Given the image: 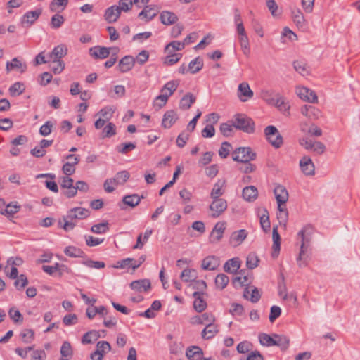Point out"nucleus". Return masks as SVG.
<instances>
[{"mask_svg": "<svg viewBox=\"0 0 360 360\" xmlns=\"http://www.w3.org/2000/svg\"><path fill=\"white\" fill-rule=\"evenodd\" d=\"M296 93L301 99L305 101H308L311 103H316L318 102V97L316 93L307 87H297Z\"/></svg>", "mask_w": 360, "mask_h": 360, "instance_id": "8", "label": "nucleus"}, {"mask_svg": "<svg viewBox=\"0 0 360 360\" xmlns=\"http://www.w3.org/2000/svg\"><path fill=\"white\" fill-rule=\"evenodd\" d=\"M226 225L225 221H219L214 225L210 235L211 243H218L221 240L226 229Z\"/></svg>", "mask_w": 360, "mask_h": 360, "instance_id": "9", "label": "nucleus"}, {"mask_svg": "<svg viewBox=\"0 0 360 360\" xmlns=\"http://www.w3.org/2000/svg\"><path fill=\"white\" fill-rule=\"evenodd\" d=\"M225 184L224 180H218V181L214 185V187L211 192V198H220V196L224 194V191H222V187Z\"/></svg>", "mask_w": 360, "mask_h": 360, "instance_id": "40", "label": "nucleus"}, {"mask_svg": "<svg viewBox=\"0 0 360 360\" xmlns=\"http://www.w3.org/2000/svg\"><path fill=\"white\" fill-rule=\"evenodd\" d=\"M182 56L181 53H170L164 59V64L166 65H172L179 61Z\"/></svg>", "mask_w": 360, "mask_h": 360, "instance_id": "57", "label": "nucleus"}, {"mask_svg": "<svg viewBox=\"0 0 360 360\" xmlns=\"http://www.w3.org/2000/svg\"><path fill=\"white\" fill-rule=\"evenodd\" d=\"M19 210V205L9 203L8 205H6V208L4 210H1L0 212L3 215L8 214L9 216H13L14 214L18 212Z\"/></svg>", "mask_w": 360, "mask_h": 360, "instance_id": "59", "label": "nucleus"}, {"mask_svg": "<svg viewBox=\"0 0 360 360\" xmlns=\"http://www.w3.org/2000/svg\"><path fill=\"white\" fill-rule=\"evenodd\" d=\"M219 332V327L213 323H207L205 328L202 330L201 335L202 338L205 340L212 338Z\"/></svg>", "mask_w": 360, "mask_h": 360, "instance_id": "27", "label": "nucleus"}, {"mask_svg": "<svg viewBox=\"0 0 360 360\" xmlns=\"http://www.w3.org/2000/svg\"><path fill=\"white\" fill-rule=\"evenodd\" d=\"M160 20L165 25H171L176 22L178 17L173 12L164 11L160 15Z\"/></svg>", "mask_w": 360, "mask_h": 360, "instance_id": "26", "label": "nucleus"}, {"mask_svg": "<svg viewBox=\"0 0 360 360\" xmlns=\"http://www.w3.org/2000/svg\"><path fill=\"white\" fill-rule=\"evenodd\" d=\"M233 125L236 129L248 134L255 131V122L252 118L245 114H237L234 116Z\"/></svg>", "mask_w": 360, "mask_h": 360, "instance_id": "3", "label": "nucleus"}, {"mask_svg": "<svg viewBox=\"0 0 360 360\" xmlns=\"http://www.w3.org/2000/svg\"><path fill=\"white\" fill-rule=\"evenodd\" d=\"M240 266L239 258L235 257L229 259L224 265V269L228 273H236Z\"/></svg>", "mask_w": 360, "mask_h": 360, "instance_id": "31", "label": "nucleus"}, {"mask_svg": "<svg viewBox=\"0 0 360 360\" xmlns=\"http://www.w3.org/2000/svg\"><path fill=\"white\" fill-rule=\"evenodd\" d=\"M28 284V280L25 274H20L14 282L15 287L20 290H22Z\"/></svg>", "mask_w": 360, "mask_h": 360, "instance_id": "60", "label": "nucleus"}, {"mask_svg": "<svg viewBox=\"0 0 360 360\" xmlns=\"http://www.w3.org/2000/svg\"><path fill=\"white\" fill-rule=\"evenodd\" d=\"M238 96L241 101L245 102L247 101V98H250L253 96V91L250 89L248 83L243 82L238 86Z\"/></svg>", "mask_w": 360, "mask_h": 360, "instance_id": "21", "label": "nucleus"}, {"mask_svg": "<svg viewBox=\"0 0 360 360\" xmlns=\"http://www.w3.org/2000/svg\"><path fill=\"white\" fill-rule=\"evenodd\" d=\"M275 344L274 346L279 347L282 350H285L288 348L290 340L288 337L283 335H278L274 333Z\"/></svg>", "mask_w": 360, "mask_h": 360, "instance_id": "36", "label": "nucleus"}, {"mask_svg": "<svg viewBox=\"0 0 360 360\" xmlns=\"http://www.w3.org/2000/svg\"><path fill=\"white\" fill-rule=\"evenodd\" d=\"M219 265V260L215 256H207L202 261V268L205 270H215Z\"/></svg>", "mask_w": 360, "mask_h": 360, "instance_id": "23", "label": "nucleus"}, {"mask_svg": "<svg viewBox=\"0 0 360 360\" xmlns=\"http://www.w3.org/2000/svg\"><path fill=\"white\" fill-rule=\"evenodd\" d=\"M130 177V174L127 170H123L116 173L113 178L107 179L105 184L114 183L115 186L123 185Z\"/></svg>", "mask_w": 360, "mask_h": 360, "instance_id": "14", "label": "nucleus"}, {"mask_svg": "<svg viewBox=\"0 0 360 360\" xmlns=\"http://www.w3.org/2000/svg\"><path fill=\"white\" fill-rule=\"evenodd\" d=\"M248 232L245 229H240L232 233L230 237V244L233 247L240 245L246 238Z\"/></svg>", "mask_w": 360, "mask_h": 360, "instance_id": "19", "label": "nucleus"}, {"mask_svg": "<svg viewBox=\"0 0 360 360\" xmlns=\"http://www.w3.org/2000/svg\"><path fill=\"white\" fill-rule=\"evenodd\" d=\"M264 213L260 216V224L263 231L266 233L270 230L271 224L268 211L264 209Z\"/></svg>", "mask_w": 360, "mask_h": 360, "instance_id": "51", "label": "nucleus"}, {"mask_svg": "<svg viewBox=\"0 0 360 360\" xmlns=\"http://www.w3.org/2000/svg\"><path fill=\"white\" fill-rule=\"evenodd\" d=\"M116 134V127L112 123L109 122L103 129L102 138H110Z\"/></svg>", "mask_w": 360, "mask_h": 360, "instance_id": "56", "label": "nucleus"}, {"mask_svg": "<svg viewBox=\"0 0 360 360\" xmlns=\"http://www.w3.org/2000/svg\"><path fill=\"white\" fill-rule=\"evenodd\" d=\"M195 101L196 96L193 94L188 92L181 98L179 108L183 110H187Z\"/></svg>", "mask_w": 360, "mask_h": 360, "instance_id": "25", "label": "nucleus"}, {"mask_svg": "<svg viewBox=\"0 0 360 360\" xmlns=\"http://www.w3.org/2000/svg\"><path fill=\"white\" fill-rule=\"evenodd\" d=\"M203 295L204 292L201 291H195L193 294V297L195 298L193 308L199 313L203 311L207 307V302L202 297Z\"/></svg>", "mask_w": 360, "mask_h": 360, "instance_id": "16", "label": "nucleus"}, {"mask_svg": "<svg viewBox=\"0 0 360 360\" xmlns=\"http://www.w3.org/2000/svg\"><path fill=\"white\" fill-rule=\"evenodd\" d=\"M178 118V115L174 110H167L163 115L162 126L165 129H169Z\"/></svg>", "mask_w": 360, "mask_h": 360, "instance_id": "17", "label": "nucleus"}, {"mask_svg": "<svg viewBox=\"0 0 360 360\" xmlns=\"http://www.w3.org/2000/svg\"><path fill=\"white\" fill-rule=\"evenodd\" d=\"M180 278L184 282L194 281L197 278V273L194 269H185L181 272Z\"/></svg>", "mask_w": 360, "mask_h": 360, "instance_id": "41", "label": "nucleus"}, {"mask_svg": "<svg viewBox=\"0 0 360 360\" xmlns=\"http://www.w3.org/2000/svg\"><path fill=\"white\" fill-rule=\"evenodd\" d=\"M68 0H52L49 4V10L51 12H62L68 6Z\"/></svg>", "mask_w": 360, "mask_h": 360, "instance_id": "32", "label": "nucleus"}, {"mask_svg": "<svg viewBox=\"0 0 360 360\" xmlns=\"http://www.w3.org/2000/svg\"><path fill=\"white\" fill-rule=\"evenodd\" d=\"M227 202L223 198H213L210 205V210L212 212L211 216L213 218L219 217L226 209Z\"/></svg>", "mask_w": 360, "mask_h": 360, "instance_id": "7", "label": "nucleus"}, {"mask_svg": "<svg viewBox=\"0 0 360 360\" xmlns=\"http://www.w3.org/2000/svg\"><path fill=\"white\" fill-rule=\"evenodd\" d=\"M300 167L302 172L305 175H314V174L315 167H314V165L310 158L304 156L300 160Z\"/></svg>", "mask_w": 360, "mask_h": 360, "instance_id": "15", "label": "nucleus"}, {"mask_svg": "<svg viewBox=\"0 0 360 360\" xmlns=\"http://www.w3.org/2000/svg\"><path fill=\"white\" fill-rule=\"evenodd\" d=\"M179 85V80H172L167 82L161 89V93H164L168 97L172 96L174 92L176 90L177 87Z\"/></svg>", "mask_w": 360, "mask_h": 360, "instance_id": "33", "label": "nucleus"}, {"mask_svg": "<svg viewBox=\"0 0 360 360\" xmlns=\"http://www.w3.org/2000/svg\"><path fill=\"white\" fill-rule=\"evenodd\" d=\"M249 293H250V291H249L248 288L247 287L244 290L243 297L245 299L249 300L250 301H251L252 303L257 302L260 300V298H261V293L259 292L258 288H256V287H254L252 289V292H251V295H250V297L248 295Z\"/></svg>", "mask_w": 360, "mask_h": 360, "instance_id": "37", "label": "nucleus"}, {"mask_svg": "<svg viewBox=\"0 0 360 360\" xmlns=\"http://www.w3.org/2000/svg\"><path fill=\"white\" fill-rule=\"evenodd\" d=\"M202 354L203 352L198 346H191L186 352V356L189 360H200Z\"/></svg>", "mask_w": 360, "mask_h": 360, "instance_id": "28", "label": "nucleus"}, {"mask_svg": "<svg viewBox=\"0 0 360 360\" xmlns=\"http://www.w3.org/2000/svg\"><path fill=\"white\" fill-rule=\"evenodd\" d=\"M131 289L138 292H146L151 288L150 281L148 279H140L132 281L130 284Z\"/></svg>", "mask_w": 360, "mask_h": 360, "instance_id": "24", "label": "nucleus"}, {"mask_svg": "<svg viewBox=\"0 0 360 360\" xmlns=\"http://www.w3.org/2000/svg\"><path fill=\"white\" fill-rule=\"evenodd\" d=\"M115 49V48H106L99 46L90 48L89 54L95 58L104 59L110 56V51Z\"/></svg>", "mask_w": 360, "mask_h": 360, "instance_id": "12", "label": "nucleus"}, {"mask_svg": "<svg viewBox=\"0 0 360 360\" xmlns=\"http://www.w3.org/2000/svg\"><path fill=\"white\" fill-rule=\"evenodd\" d=\"M229 281V277L224 274H219L215 278L216 287L223 290L226 287Z\"/></svg>", "mask_w": 360, "mask_h": 360, "instance_id": "48", "label": "nucleus"}, {"mask_svg": "<svg viewBox=\"0 0 360 360\" xmlns=\"http://www.w3.org/2000/svg\"><path fill=\"white\" fill-rule=\"evenodd\" d=\"M185 47L184 44L178 41H173L166 45L165 51L167 54L174 53L176 51H181Z\"/></svg>", "mask_w": 360, "mask_h": 360, "instance_id": "39", "label": "nucleus"}, {"mask_svg": "<svg viewBox=\"0 0 360 360\" xmlns=\"http://www.w3.org/2000/svg\"><path fill=\"white\" fill-rule=\"evenodd\" d=\"M60 352L62 357L71 359L73 356V350L71 344L68 341H65L62 344Z\"/></svg>", "mask_w": 360, "mask_h": 360, "instance_id": "45", "label": "nucleus"}, {"mask_svg": "<svg viewBox=\"0 0 360 360\" xmlns=\"http://www.w3.org/2000/svg\"><path fill=\"white\" fill-rule=\"evenodd\" d=\"M64 253L72 258H84L86 257V254L82 250L72 245L66 247L64 250Z\"/></svg>", "mask_w": 360, "mask_h": 360, "instance_id": "29", "label": "nucleus"}, {"mask_svg": "<svg viewBox=\"0 0 360 360\" xmlns=\"http://www.w3.org/2000/svg\"><path fill=\"white\" fill-rule=\"evenodd\" d=\"M68 53V49L63 44L58 45L53 48L52 51L49 53V56L52 63L56 61H63L61 59Z\"/></svg>", "mask_w": 360, "mask_h": 360, "instance_id": "13", "label": "nucleus"}, {"mask_svg": "<svg viewBox=\"0 0 360 360\" xmlns=\"http://www.w3.org/2000/svg\"><path fill=\"white\" fill-rule=\"evenodd\" d=\"M90 214L88 209L77 207L69 210L65 216L63 217V229L65 231L72 230L76 226L75 220H82L86 219Z\"/></svg>", "mask_w": 360, "mask_h": 360, "instance_id": "2", "label": "nucleus"}, {"mask_svg": "<svg viewBox=\"0 0 360 360\" xmlns=\"http://www.w3.org/2000/svg\"><path fill=\"white\" fill-rule=\"evenodd\" d=\"M235 127L233 125V121L230 122L222 123L220 125V131L224 136H229L232 134L234 131Z\"/></svg>", "mask_w": 360, "mask_h": 360, "instance_id": "50", "label": "nucleus"}, {"mask_svg": "<svg viewBox=\"0 0 360 360\" xmlns=\"http://www.w3.org/2000/svg\"><path fill=\"white\" fill-rule=\"evenodd\" d=\"M314 232L313 226L308 224L304 226L297 233V238L300 239V248L296 261L300 268L306 267L309 264L311 256V243Z\"/></svg>", "mask_w": 360, "mask_h": 360, "instance_id": "1", "label": "nucleus"}, {"mask_svg": "<svg viewBox=\"0 0 360 360\" xmlns=\"http://www.w3.org/2000/svg\"><path fill=\"white\" fill-rule=\"evenodd\" d=\"M232 158L236 162L247 163L256 158V153L250 147H239L233 151Z\"/></svg>", "mask_w": 360, "mask_h": 360, "instance_id": "4", "label": "nucleus"}, {"mask_svg": "<svg viewBox=\"0 0 360 360\" xmlns=\"http://www.w3.org/2000/svg\"><path fill=\"white\" fill-rule=\"evenodd\" d=\"M64 22L65 18L57 13L51 17L50 25L53 29H58L63 25Z\"/></svg>", "mask_w": 360, "mask_h": 360, "instance_id": "49", "label": "nucleus"}, {"mask_svg": "<svg viewBox=\"0 0 360 360\" xmlns=\"http://www.w3.org/2000/svg\"><path fill=\"white\" fill-rule=\"evenodd\" d=\"M301 112L306 117L311 118L313 116H317L319 110L314 106L304 105L301 108Z\"/></svg>", "mask_w": 360, "mask_h": 360, "instance_id": "54", "label": "nucleus"}, {"mask_svg": "<svg viewBox=\"0 0 360 360\" xmlns=\"http://www.w3.org/2000/svg\"><path fill=\"white\" fill-rule=\"evenodd\" d=\"M293 67L295 70L301 74L302 75H305L308 74V70L307 68V65L304 62L301 60H296L293 63Z\"/></svg>", "mask_w": 360, "mask_h": 360, "instance_id": "61", "label": "nucleus"}, {"mask_svg": "<svg viewBox=\"0 0 360 360\" xmlns=\"http://www.w3.org/2000/svg\"><path fill=\"white\" fill-rule=\"evenodd\" d=\"M239 42L240 45L241 46V49L243 51V53L246 56H249L250 53V42L249 39L247 34H243L239 36Z\"/></svg>", "mask_w": 360, "mask_h": 360, "instance_id": "44", "label": "nucleus"}, {"mask_svg": "<svg viewBox=\"0 0 360 360\" xmlns=\"http://www.w3.org/2000/svg\"><path fill=\"white\" fill-rule=\"evenodd\" d=\"M101 336L100 331L95 330H90L83 335L82 342L83 344H91L96 341Z\"/></svg>", "mask_w": 360, "mask_h": 360, "instance_id": "35", "label": "nucleus"}, {"mask_svg": "<svg viewBox=\"0 0 360 360\" xmlns=\"http://www.w3.org/2000/svg\"><path fill=\"white\" fill-rule=\"evenodd\" d=\"M259 340L261 345L266 347L274 346L275 339L274 333L272 335H269L266 333H261L259 335Z\"/></svg>", "mask_w": 360, "mask_h": 360, "instance_id": "43", "label": "nucleus"}, {"mask_svg": "<svg viewBox=\"0 0 360 360\" xmlns=\"http://www.w3.org/2000/svg\"><path fill=\"white\" fill-rule=\"evenodd\" d=\"M67 160H73V162H67L63 166V172L67 175L70 176L75 173V165H77L80 160L79 155L70 154L66 156Z\"/></svg>", "mask_w": 360, "mask_h": 360, "instance_id": "10", "label": "nucleus"}, {"mask_svg": "<svg viewBox=\"0 0 360 360\" xmlns=\"http://www.w3.org/2000/svg\"><path fill=\"white\" fill-rule=\"evenodd\" d=\"M41 9L28 11L23 15L20 23L23 27H30L39 18L41 14Z\"/></svg>", "mask_w": 360, "mask_h": 360, "instance_id": "11", "label": "nucleus"}, {"mask_svg": "<svg viewBox=\"0 0 360 360\" xmlns=\"http://www.w3.org/2000/svg\"><path fill=\"white\" fill-rule=\"evenodd\" d=\"M109 230V224L104 221L100 224H94L91 226V231L97 234L105 233Z\"/></svg>", "mask_w": 360, "mask_h": 360, "instance_id": "46", "label": "nucleus"}, {"mask_svg": "<svg viewBox=\"0 0 360 360\" xmlns=\"http://www.w3.org/2000/svg\"><path fill=\"white\" fill-rule=\"evenodd\" d=\"M231 148V145L230 143L227 141H224L221 143V146L219 150V155L221 158H226L230 153V149Z\"/></svg>", "mask_w": 360, "mask_h": 360, "instance_id": "63", "label": "nucleus"}, {"mask_svg": "<svg viewBox=\"0 0 360 360\" xmlns=\"http://www.w3.org/2000/svg\"><path fill=\"white\" fill-rule=\"evenodd\" d=\"M8 315L11 319L15 323L21 324L23 322V316L20 312L19 310L15 309L14 307H12L8 311Z\"/></svg>", "mask_w": 360, "mask_h": 360, "instance_id": "52", "label": "nucleus"}, {"mask_svg": "<svg viewBox=\"0 0 360 360\" xmlns=\"http://www.w3.org/2000/svg\"><path fill=\"white\" fill-rule=\"evenodd\" d=\"M121 13L119 11L117 6H111L105 10L104 18L108 23L116 22L120 18Z\"/></svg>", "mask_w": 360, "mask_h": 360, "instance_id": "22", "label": "nucleus"}, {"mask_svg": "<svg viewBox=\"0 0 360 360\" xmlns=\"http://www.w3.org/2000/svg\"><path fill=\"white\" fill-rule=\"evenodd\" d=\"M25 91L24 84L17 82L9 88V93L12 96H16L22 94Z\"/></svg>", "mask_w": 360, "mask_h": 360, "instance_id": "53", "label": "nucleus"}, {"mask_svg": "<svg viewBox=\"0 0 360 360\" xmlns=\"http://www.w3.org/2000/svg\"><path fill=\"white\" fill-rule=\"evenodd\" d=\"M259 259L255 253H250L246 259V266L249 269H253L258 266Z\"/></svg>", "mask_w": 360, "mask_h": 360, "instance_id": "55", "label": "nucleus"}, {"mask_svg": "<svg viewBox=\"0 0 360 360\" xmlns=\"http://www.w3.org/2000/svg\"><path fill=\"white\" fill-rule=\"evenodd\" d=\"M203 65V60L198 56L188 63V70L191 74H195L202 69Z\"/></svg>", "mask_w": 360, "mask_h": 360, "instance_id": "34", "label": "nucleus"}, {"mask_svg": "<svg viewBox=\"0 0 360 360\" xmlns=\"http://www.w3.org/2000/svg\"><path fill=\"white\" fill-rule=\"evenodd\" d=\"M135 63V60L131 56H126L123 57L118 64V69L121 72H127L131 70Z\"/></svg>", "mask_w": 360, "mask_h": 360, "instance_id": "18", "label": "nucleus"}, {"mask_svg": "<svg viewBox=\"0 0 360 360\" xmlns=\"http://www.w3.org/2000/svg\"><path fill=\"white\" fill-rule=\"evenodd\" d=\"M291 17L296 25V26L299 29H305L306 27V21L304 17L299 8H293L291 11Z\"/></svg>", "mask_w": 360, "mask_h": 360, "instance_id": "20", "label": "nucleus"}, {"mask_svg": "<svg viewBox=\"0 0 360 360\" xmlns=\"http://www.w3.org/2000/svg\"><path fill=\"white\" fill-rule=\"evenodd\" d=\"M264 134L267 141L274 148H279L283 145V137L276 127L273 125L267 126L264 129Z\"/></svg>", "mask_w": 360, "mask_h": 360, "instance_id": "5", "label": "nucleus"}, {"mask_svg": "<svg viewBox=\"0 0 360 360\" xmlns=\"http://www.w3.org/2000/svg\"><path fill=\"white\" fill-rule=\"evenodd\" d=\"M141 201V198L137 194H132L125 195L122 202L124 205H129L131 207H134L139 204Z\"/></svg>", "mask_w": 360, "mask_h": 360, "instance_id": "42", "label": "nucleus"}, {"mask_svg": "<svg viewBox=\"0 0 360 360\" xmlns=\"http://www.w3.org/2000/svg\"><path fill=\"white\" fill-rule=\"evenodd\" d=\"M118 4L117 8L120 13L121 11L127 12L131 9L133 1L131 0H120Z\"/></svg>", "mask_w": 360, "mask_h": 360, "instance_id": "62", "label": "nucleus"}, {"mask_svg": "<svg viewBox=\"0 0 360 360\" xmlns=\"http://www.w3.org/2000/svg\"><path fill=\"white\" fill-rule=\"evenodd\" d=\"M20 337L25 343H30L34 339V331L32 329H25L21 332Z\"/></svg>", "mask_w": 360, "mask_h": 360, "instance_id": "64", "label": "nucleus"}, {"mask_svg": "<svg viewBox=\"0 0 360 360\" xmlns=\"http://www.w3.org/2000/svg\"><path fill=\"white\" fill-rule=\"evenodd\" d=\"M136 147V144L134 143H124L120 144L117 147V150L118 153L122 154H127L129 151L133 150Z\"/></svg>", "mask_w": 360, "mask_h": 360, "instance_id": "58", "label": "nucleus"}, {"mask_svg": "<svg viewBox=\"0 0 360 360\" xmlns=\"http://www.w3.org/2000/svg\"><path fill=\"white\" fill-rule=\"evenodd\" d=\"M269 103L275 105L280 110H285L287 108V105L285 103V99L282 97L279 94H276L275 98H272L271 99L268 101Z\"/></svg>", "mask_w": 360, "mask_h": 360, "instance_id": "47", "label": "nucleus"}, {"mask_svg": "<svg viewBox=\"0 0 360 360\" xmlns=\"http://www.w3.org/2000/svg\"><path fill=\"white\" fill-rule=\"evenodd\" d=\"M154 10V7L153 6H146L139 13V18H146V21L148 22L153 19L158 14V11H154L153 14L148 15V13Z\"/></svg>", "mask_w": 360, "mask_h": 360, "instance_id": "38", "label": "nucleus"}, {"mask_svg": "<svg viewBox=\"0 0 360 360\" xmlns=\"http://www.w3.org/2000/svg\"><path fill=\"white\" fill-rule=\"evenodd\" d=\"M275 198L278 204V210L279 212L288 211L285 203L288 200V192L285 186L278 185L274 190Z\"/></svg>", "mask_w": 360, "mask_h": 360, "instance_id": "6", "label": "nucleus"}, {"mask_svg": "<svg viewBox=\"0 0 360 360\" xmlns=\"http://www.w3.org/2000/svg\"><path fill=\"white\" fill-rule=\"evenodd\" d=\"M258 195L257 189L254 186H246L243 190V198L249 202L255 200Z\"/></svg>", "mask_w": 360, "mask_h": 360, "instance_id": "30", "label": "nucleus"}]
</instances>
